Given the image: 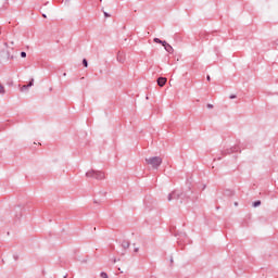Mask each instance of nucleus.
I'll return each mask as SVG.
<instances>
[{"label": "nucleus", "mask_w": 278, "mask_h": 278, "mask_svg": "<svg viewBox=\"0 0 278 278\" xmlns=\"http://www.w3.org/2000/svg\"><path fill=\"white\" fill-rule=\"evenodd\" d=\"M146 164H148L149 166H152V168H160V166H162V157L160 156H152L150 159H146Z\"/></svg>", "instance_id": "f257e3e1"}, {"label": "nucleus", "mask_w": 278, "mask_h": 278, "mask_svg": "<svg viewBox=\"0 0 278 278\" xmlns=\"http://www.w3.org/2000/svg\"><path fill=\"white\" fill-rule=\"evenodd\" d=\"M87 177H93L94 179H105V174L103 172H97L94 169H91L87 172Z\"/></svg>", "instance_id": "f03ea898"}, {"label": "nucleus", "mask_w": 278, "mask_h": 278, "mask_svg": "<svg viewBox=\"0 0 278 278\" xmlns=\"http://www.w3.org/2000/svg\"><path fill=\"white\" fill-rule=\"evenodd\" d=\"M166 81H167L166 77H160V78L157 79V86H160L161 88H163V86H166Z\"/></svg>", "instance_id": "7ed1b4c3"}, {"label": "nucleus", "mask_w": 278, "mask_h": 278, "mask_svg": "<svg viewBox=\"0 0 278 278\" xmlns=\"http://www.w3.org/2000/svg\"><path fill=\"white\" fill-rule=\"evenodd\" d=\"M31 86H34V80H31L28 85H24V86L22 87V91H23V90H27V88H29V87H31Z\"/></svg>", "instance_id": "20e7f679"}, {"label": "nucleus", "mask_w": 278, "mask_h": 278, "mask_svg": "<svg viewBox=\"0 0 278 278\" xmlns=\"http://www.w3.org/2000/svg\"><path fill=\"white\" fill-rule=\"evenodd\" d=\"M165 51H167V53H173V46L167 45V46L165 47Z\"/></svg>", "instance_id": "39448f33"}, {"label": "nucleus", "mask_w": 278, "mask_h": 278, "mask_svg": "<svg viewBox=\"0 0 278 278\" xmlns=\"http://www.w3.org/2000/svg\"><path fill=\"white\" fill-rule=\"evenodd\" d=\"M0 94H5V87L3 85H0Z\"/></svg>", "instance_id": "423d86ee"}, {"label": "nucleus", "mask_w": 278, "mask_h": 278, "mask_svg": "<svg viewBox=\"0 0 278 278\" xmlns=\"http://www.w3.org/2000/svg\"><path fill=\"white\" fill-rule=\"evenodd\" d=\"M260 205H262V201H256L253 203V207H260Z\"/></svg>", "instance_id": "0eeeda50"}, {"label": "nucleus", "mask_w": 278, "mask_h": 278, "mask_svg": "<svg viewBox=\"0 0 278 278\" xmlns=\"http://www.w3.org/2000/svg\"><path fill=\"white\" fill-rule=\"evenodd\" d=\"M83 64L86 68H88V61L86 59L83 60Z\"/></svg>", "instance_id": "6e6552de"}, {"label": "nucleus", "mask_w": 278, "mask_h": 278, "mask_svg": "<svg viewBox=\"0 0 278 278\" xmlns=\"http://www.w3.org/2000/svg\"><path fill=\"white\" fill-rule=\"evenodd\" d=\"M154 42L162 45V40L160 38H154Z\"/></svg>", "instance_id": "1a4fd4ad"}, {"label": "nucleus", "mask_w": 278, "mask_h": 278, "mask_svg": "<svg viewBox=\"0 0 278 278\" xmlns=\"http://www.w3.org/2000/svg\"><path fill=\"white\" fill-rule=\"evenodd\" d=\"M21 58H27V53L26 52H21Z\"/></svg>", "instance_id": "9d476101"}, {"label": "nucleus", "mask_w": 278, "mask_h": 278, "mask_svg": "<svg viewBox=\"0 0 278 278\" xmlns=\"http://www.w3.org/2000/svg\"><path fill=\"white\" fill-rule=\"evenodd\" d=\"M161 45L164 46V49H166V46H168V43L166 41H162Z\"/></svg>", "instance_id": "9b49d317"}, {"label": "nucleus", "mask_w": 278, "mask_h": 278, "mask_svg": "<svg viewBox=\"0 0 278 278\" xmlns=\"http://www.w3.org/2000/svg\"><path fill=\"white\" fill-rule=\"evenodd\" d=\"M101 278H108V274L102 273V274H101Z\"/></svg>", "instance_id": "f8f14e48"}, {"label": "nucleus", "mask_w": 278, "mask_h": 278, "mask_svg": "<svg viewBox=\"0 0 278 278\" xmlns=\"http://www.w3.org/2000/svg\"><path fill=\"white\" fill-rule=\"evenodd\" d=\"M207 108H208V109H212V108H214V105H212V104H207Z\"/></svg>", "instance_id": "ddd939ff"}, {"label": "nucleus", "mask_w": 278, "mask_h": 278, "mask_svg": "<svg viewBox=\"0 0 278 278\" xmlns=\"http://www.w3.org/2000/svg\"><path fill=\"white\" fill-rule=\"evenodd\" d=\"M104 16L108 18V16H110L108 13L104 12Z\"/></svg>", "instance_id": "4468645a"}, {"label": "nucleus", "mask_w": 278, "mask_h": 278, "mask_svg": "<svg viewBox=\"0 0 278 278\" xmlns=\"http://www.w3.org/2000/svg\"><path fill=\"white\" fill-rule=\"evenodd\" d=\"M119 62L123 64V62H125V60H123V59H119Z\"/></svg>", "instance_id": "2eb2a0df"}, {"label": "nucleus", "mask_w": 278, "mask_h": 278, "mask_svg": "<svg viewBox=\"0 0 278 278\" xmlns=\"http://www.w3.org/2000/svg\"><path fill=\"white\" fill-rule=\"evenodd\" d=\"M172 199H173L172 195H168V201H172Z\"/></svg>", "instance_id": "dca6fc26"}, {"label": "nucleus", "mask_w": 278, "mask_h": 278, "mask_svg": "<svg viewBox=\"0 0 278 278\" xmlns=\"http://www.w3.org/2000/svg\"><path fill=\"white\" fill-rule=\"evenodd\" d=\"M230 99H236V96H230Z\"/></svg>", "instance_id": "f3484780"}, {"label": "nucleus", "mask_w": 278, "mask_h": 278, "mask_svg": "<svg viewBox=\"0 0 278 278\" xmlns=\"http://www.w3.org/2000/svg\"><path fill=\"white\" fill-rule=\"evenodd\" d=\"M206 79H207V81H210L211 77H210V76H207V77H206Z\"/></svg>", "instance_id": "a211bd4d"}, {"label": "nucleus", "mask_w": 278, "mask_h": 278, "mask_svg": "<svg viewBox=\"0 0 278 278\" xmlns=\"http://www.w3.org/2000/svg\"><path fill=\"white\" fill-rule=\"evenodd\" d=\"M42 16H43V18H47V15H45V14Z\"/></svg>", "instance_id": "6ab92c4d"}]
</instances>
